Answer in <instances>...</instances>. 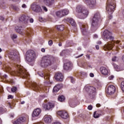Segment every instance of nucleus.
<instances>
[{
    "label": "nucleus",
    "mask_w": 124,
    "mask_h": 124,
    "mask_svg": "<svg viewBox=\"0 0 124 124\" xmlns=\"http://www.w3.org/2000/svg\"><path fill=\"white\" fill-rule=\"evenodd\" d=\"M103 39L105 41L108 42L107 44L105 45V50H112L114 47V37L112 36V33L108 30H105L102 35Z\"/></svg>",
    "instance_id": "obj_1"
},
{
    "label": "nucleus",
    "mask_w": 124,
    "mask_h": 124,
    "mask_svg": "<svg viewBox=\"0 0 124 124\" xmlns=\"http://www.w3.org/2000/svg\"><path fill=\"white\" fill-rule=\"evenodd\" d=\"M102 16L100 13L97 12L94 14L93 18L91 20V30L92 31H95L99 28V25L102 21Z\"/></svg>",
    "instance_id": "obj_2"
},
{
    "label": "nucleus",
    "mask_w": 124,
    "mask_h": 124,
    "mask_svg": "<svg viewBox=\"0 0 124 124\" xmlns=\"http://www.w3.org/2000/svg\"><path fill=\"white\" fill-rule=\"evenodd\" d=\"M17 68V71L13 72L11 74L12 75H16V76H19L21 78H26L27 79H30V74L27 72V70L25 69L23 66L17 65H16Z\"/></svg>",
    "instance_id": "obj_3"
},
{
    "label": "nucleus",
    "mask_w": 124,
    "mask_h": 124,
    "mask_svg": "<svg viewBox=\"0 0 124 124\" xmlns=\"http://www.w3.org/2000/svg\"><path fill=\"white\" fill-rule=\"evenodd\" d=\"M115 8H116V0H108L107 2L106 10L109 14V19L112 18V14L113 12L115 11Z\"/></svg>",
    "instance_id": "obj_4"
},
{
    "label": "nucleus",
    "mask_w": 124,
    "mask_h": 124,
    "mask_svg": "<svg viewBox=\"0 0 124 124\" xmlns=\"http://www.w3.org/2000/svg\"><path fill=\"white\" fill-rule=\"evenodd\" d=\"M77 12L78 13V17L79 19H85L89 15V10L81 6H78L77 7Z\"/></svg>",
    "instance_id": "obj_5"
},
{
    "label": "nucleus",
    "mask_w": 124,
    "mask_h": 124,
    "mask_svg": "<svg viewBox=\"0 0 124 124\" xmlns=\"http://www.w3.org/2000/svg\"><path fill=\"white\" fill-rule=\"evenodd\" d=\"M53 63V57L51 56H45L41 60L40 65L41 67H48Z\"/></svg>",
    "instance_id": "obj_6"
},
{
    "label": "nucleus",
    "mask_w": 124,
    "mask_h": 124,
    "mask_svg": "<svg viewBox=\"0 0 124 124\" xmlns=\"http://www.w3.org/2000/svg\"><path fill=\"white\" fill-rule=\"evenodd\" d=\"M26 60L29 62H33L35 61L36 58H37V56L34 51L29 50L26 53Z\"/></svg>",
    "instance_id": "obj_7"
},
{
    "label": "nucleus",
    "mask_w": 124,
    "mask_h": 124,
    "mask_svg": "<svg viewBox=\"0 0 124 124\" xmlns=\"http://www.w3.org/2000/svg\"><path fill=\"white\" fill-rule=\"evenodd\" d=\"M85 89L91 98H93L94 95H95V88L93 86H86L85 87Z\"/></svg>",
    "instance_id": "obj_8"
},
{
    "label": "nucleus",
    "mask_w": 124,
    "mask_h": 124,
    "mask_svg": "<svg viewBox=\"0 0 124 124\" xmlns=\"http://www.w3.org/2000/svg\"><path fill=\"white\" fill-rule=\"evenodd\" d=\"M68 13H69V11L65 9L56 12V16H57V17H59V18H62V17H64V16L67 15Z\"/></svg>",
    "instance_id": "obj_9"
},
{
    "label": "nucleus",
    "mask_w": 124,
    "mask_h": 124,
    "mask_svg": "<svg viewBox=\"0 0 124 124\" xmlns=\"http://www.w3.org/2000/svg\"><path fill=\"white\" fill-rule=\"evenodd\" d=\"M79 25L82 34L83 35L88 34V25L82 23H79Z\"/></svg>",
    "instance_id": "obj_10"
},
{
    "label": "nucleus",
    "mask_w": 124,
    "mask_h": 124,
    "mask_svg": "<svg viewBox=\"0 0 124 124\" xmlns=\"http://www.w3.org/2000/svg\"><path fill=\"white\" fill-rule=\"evenodd\" d=\"M9 58L10 60H12V61H18L20 59L19 55H17L14 51H12L9 53Z\"/></svg>",
    "instance_id": "obj_11"
},
{
    "label": "nucleus",
    "mask_w": 124,
    "mask_h": 124,
    "mask_svg": "<svg viewBox=\"0 0 124 124\" xmlns=\"http://www.w3.org/2000/svg\"><path fill=\"white\" fill-rule=\"evenodd\" d=\"M55 107V104L49 102L47 104L43 103L42 107L45 109L46 111L51 110L53 107Z\"/></svg>",
    "instance_id": "obj_12"
},
{
    "label": "nucleus",
    "mask_w": 124,
    "mask_h": 124,
    "mask_svg": "<svg viewBox=\"0 0 124 124\" xmlns=\"http://www.w3.org/2000/svg\"><path fill=\"white\" fill-rule=\"evenodd\" d=\"M31 8L34 12L39 13L42 11L41 7L39 5H36L35 4H33L31 5Z\"/></svg>",
    "instance_id": "obj_13"
},
{
    "label": "nucleus",
    "mask_w": 124,
    "mask_h": 124,
    "mask_svg": "<svg viewBox=\"0 0 124 124\" xmlns=\"http://www.w3.org/2000/svg\"><path fill=\"white\" fill-rule=\"evenodd\" d=\"M57 114L58 116H60L62 119H67L69 117L68 114L65 111L60 110L58 111Z\"/></svg>",
    "instance_id": "obj_14"
},
{
    "label": "nucleus",
    "mask_w": 124,
    "mask_h": 124,
    "mask_svg": "<svg viewBox=\"0 0 124 124\" xmlns=\"http://www.w3.org/2000/svg\"><path fill=\"white\" fill-rule=\"evenodd\" d=\"M116 92V87L114 85H110L108 87L107 92L108 94H114Z\"/></svg>",
    "instance_id": "obj_15"
},
{
    "label": "nucleus",
    "mask_w": 124,
    "mask_h": 124,
    "mask_svg": "<svg viewBox=\"0 0 124 124\" xmlns=\"http://www.w3.org/2000/svg\"><path fill=\"white\" fill-rule=\"evenodd\" d=\"M85 1L89 7L93 8L95 4H96V1L95 0H85Z\"/></svg>",
    "instance_id": "obj_16"
},
{
    "label": "nucleus",
    "mask_w": 124,
    "mask_h": 124,
    "mask_svg": "<svg viewBox=\"0 0 124 124\" xmlns=\"http://www.w3.org/2000/svg\"><path fill=\"white\" fill-rule=\"evenodd\" d=\"M29 19L30 17L29 16H26L25 15H22L19 18V21H20V22H22V23H24V24H25V25H28Z\"/></svg>",
    "instance_id": "obj_17"
},
{
    "label": "nucleus",
    "mask_w": 124,
    "mask_h": 124,
    "mask_svg": "<svg viewBox=\"0 0 124 124\" xmlns=\"http://www.w3.org/2000/svg\"><path fill=\"white\" fill-rule=\"evenodd\" d=\"M55 78L57 81L62 82L63 80V75L60 73H56L55 75Z\"/></svg>",
    "instance_id": "obj_18"
},
{
    "label": "nucleus",
    "mask_w": 124,
    "mask_h": 124,
    "mask_svg": "<svg viewBox=\"0 0 124 124\" xmlns=\"http://www.w3.org/2000/svg\"><path fill=\"white\" fill-rule=\"evenodd\" d=\"M41 113V109L36 108L33 110L32 114V117H33V118H35V117H38V116L40 115Z\"/></svg>",
    "instance_id": "obj_19"
},
{
    "label": "nucleus",
    "mask_w": 124,
    "mask_h": 124,
    "mask_svg": "<svg viewBox=\"0 0 124 124\" xmlns=\"http://www.w3.org/2000/svg\"><path fill=\"white\" fill-rule=\"evenodd\" d=\"M26 122V117H20L17 120H16V121L14 122V124H23V123H25Z\"/></svg>",
    "instance_id": "obj_20"
},
{
    "label": "nucleus",
    "mask_w": 124,
    "mask_h": 124,
    "mask_svg": "<svg viewBox=\"0 0 124 124\" xmlns=\"http://www.w3.org/2000/svg\"><path fill=\"white\" fill-rule=\"evenodd\" d=\"M100 70L103 75H108V74L109 73L108 72V69L104 67H101Z\"/></svg>",
    "instance_id": "obj_21"
},
{
    "label": "nucleus",
    "mask_w": 124,
    "mask_h": 124,
    "mask_svg": "<svg viewBox=\"0 0 124 124\" xmlns=\"http://www.w3.org/2000/svg\"><path fill=\"white\" fill-rule=\"evenodd\" d=\"M102 115H103V113H102V111L101 110L94 111L93 114L94 118H95V119L99 118V117H100V116H101Z\"/></svg>",
    "instance_id": "obj_22"
},
{
    "label": "nucleus",
    "mask_w": 124,
    "mask_h": 124,
    "mask_svg": "<svg viewBox=\"0 0 124 124\" xmlns=\"http://www.w3.org/2000/svg\"><path fill=\"white\" fill-rule=\"evenodd\" d=\"M54 2L55 1L54 0H44V3L47 6H51V5H53L54 4Z\"/></svg>",
    "instance_id": "obj_23"
},
{
    "label": "nucleus",
    "mask_w": 124,
    "mask_h": 124,
    "mask_svg": "<svg viewBox=\"0 0 124 124\" xmlns=\"http://www.w3.org/2000/svg\"><path fill=\"white\" fill-rule=\"evenodd\" d=\"M38 75H39V76H40V77H44V79H46L47 81V83H51V82H49V75H45L43 73H41V72H39L38 73Z\"/></svg>",
    "instance_id": "obj_24"
},
{
    "label": "nucleus",
    "mask_w": 124,
    "mask_h": 124,
    "mask_svg": "<svg viewBox=\"0 0 124 124\" xmlns=\"http://www.w3.org/2000/svg\"><path fill=\"white\" fill-rule=\"evenodd\" d=\"M31 86L35 91H39L40 89H41V86H39L37 83L35 82L32 83Z\"/></svg>",
    "instance_id": "obj_25"
},
{
    "label": "nucleus",
    "mask_w": 124,
    "mask_h": 124,
    "mask_svg": "<svg viewBox=\"0 0 124 124\" xmlns=\"http://www.w3.org/2000/svg\"><path fill=\"white\" fill-rule=\"evenodd\" d=\"M71 66H72V64L70 62H67L64 64V69L65 70H69Z\"/></svg>",
    "instance_id": "obj_26"
},
{
    "label": "nucleus",
    "mask_w": 124,
    "mask_h": 124,
    "mask_svg": "<svg viewBox=\"0 0 124 124\" xmlns=\"http://www.w3.org/2000/svg\"><path fill=\"white\" fill-rule=\"evenodd\" d=\"M62 85L60 84H58L56 86H55L53 90V93H56V92H59L60 91V89L62 88Z\"/></svg>",
    "instance_id": "obj_27"
},
{
    "label": "nucleus",
    "mask_w": 124,
    "mask_h": 124,
    "mask_svg": "<svg viewBox=\"0 0 124 124\" xmlns=\"http://www.w3.org/2000/svg\"><path fill=\"white\" fill-rule=\"evenodd\" d=\"M15 31L16 32H18V33L23 34V27L16 26L15 28Z\"/></svg>",
    "instance_id": "obj_28"
},
{
    "label": "nucleus",
    "mask_w": 124,
    "mask_h": 124,
    "mask_svg": "<svg viewBox=\"0 0 124 124\" xmlns=\"http://www.w3.org/2000/svg\"><path fill=\"white\" fill-rule=\"evenodd\" d=\"M44 121L46 123L50 124L52 122V117L51 116H45L44 117Z\"/></svg>",
    "instance_id": "obj_29"
},
{
    "label": "nucleus",
    "mask_w": 124,
    "mask_h": 124,
    "mask_svg": "<svg viewBox=\"0 0 124 124\" xmlns=\"http://www.w3.org/2000/svg\"><path fill=\"white\" fill-rule=\"evenodd\" d=\"M67 21H69V23L71 24L73 27H75V25H76V22H75V21H74V19L72 18H68L67 19Z\"/></svg>",
    "instance_id": "obj_30"
},
{
    "label": "nucleus",
    "mask_w": 124,
    "mask_h": 124,
    "mask_svg": "<svg viewBox=\"0 0 124 124\" xmlns=\"http://www.w3.org/2000/svg\"><path fill=\"white\" fill-rule=\"evenodd\" d=\"M32 32V30L31 28H28L27 30H26V33L27 36L31 37V32Z\"/></svg>",
    "instance_id": "obj_31"
},
{
    "label": "nucleus",
    "mask_w": 124,
    "mask_h": 124,
    "mask_svg": "<svg viewBox=\"0 0 124 124\" xmlns=\"http://www.w3.org/2000/svg\"><path fill=\"white\" fill-rule=\"evenodd\" d=\"M11 7L16 11H20V8L18 6H16L15 5H11Z\"/></svg>",
    "instance_id": "obj_32"
},
{
    "label": "nucleus",
    "mask_w": 124,
    "mask_h": 124,
    "mask_svg": "<svg viewBox=\"0 0 124 124\" xmlns=\"http://www.w3.org/2000/svg\"><path fill=\"white\" fill-rule=\"evenodd\" d=\"M56 28L58 31H62L64 30V26L63 25H58L56 26Z\"/></svg>",
    "instance_id": "obj_33"
},
{
    "label": "nucleus",
    "mask_w": 124,
    "mask_h": 124,
    "mask_svg": "<svg viewBox=\"0 0 124 124\" xmlns=\"http://www.w3.org/2000/svg\"><path fill=\"white\" fill-rule=\"evenodd\" d=\"M114 67L115 69L116 70V71H122L123 70V68H120V66L115 64L114 65Z\"/></svg>",
    "instance_id": "obj_34"
},
{
    "label": "nucleus",
    "mask_w": 124,
    "mask_h": 124,
    "mask_svg": "<svg viewBox=\"0 0 124 124\" xmlns=\"http://www.w3.org/2000/svg\"><path fill=\"white\" fill-rule=\"evenodd\" d=\"M64 99H65V98L63 95H60L58 97V100L59 101H60V102H62V101H64Z\"/></svg>",
    "instance_id": "obj_35"
},
{
    "label": "nucleus",
    "mask_w": 124,
    "mask_h": 124,
    "mask_svg": "<svg viewBox=\"0 0 124 124\" xmlns=\"http://www.w3.org/2000/svg\"><path fill=\"white\" fill-rule=\"evenodd\" d=\"M39 20L40 22H41V23H43L44 22H46V21H47L46 19L43 18V17H39Z\"/></svg>",
    "instance_id": "obj_36"
},
{
    "label": "nucleus",
    "mask_w": 124,
    "mask_h": 124,
    "mask_svg": "<svg viewBox=\"0 0 124 124\" xmlns=\"http://www.w3.org/2000/svg\"><path fill=\"white\" fill-rule=\"evenodd\" d=\"M11 37L12 39L14 40V39H16V38H17V35L16 34H13L11 35Z\"/></svg>",
    "instance_id": "obj_37"
},
{
    "label": "nucleus",
    "mask_w": 124,
    "mask_h": 124,
    "mask_svg": "<svg viewBox=\"0 0 124 124\" xmlns=\"http://www.w3.org/2000/svg\"><path fill=\"white\" fill-rule=\"evenodd\" d=\"M17 91V87H14L11 89V92L12 93H15Z\"/></svg>",
    "instance_id": "obj_38"
},
{
    "label": "nucleus",
    "mask_w": 124,
    "mask_h": 124,
    "mask_svg": "<svg viewBox=\"0 0 124 124\" xmlns=\"http://www.w3.org/2000/svg\"><path fill=\"white\" fill-rule=\"evenodd\" d=\"M70 80H71V83H75V79H74V78L72 77H70Z\"/></svg>",
    "instance_id": "obj_39"
},
{
    "label": "nucleus",
    "mask_w": 124,
    "mask_h": 124,
    "mask_svg": "<svg viewBox=\"0 0 124 124\" xmlns=\"http://www.w3.org/2000/svg\"><path fill=\"white\" fill-rule=\"evenodd\" d=\"M48 45H49V46H52V45H53V41L52 40L48 41Z\"/></svg>",
    "instance_id": "obj_40"
},
{
    "label": "nucleus",
    "mask_w": 124,
    "mask_h": 124,
    "mask_svg": "<svg viewBox=\"0 0 124 124\" xmlns=\"http://www.w3.org/2000/svg\"><path fill=\"white\" fill-rule=\"evenodd\" d=\"M42 8H43V10H44V11H46V12H47V11H48V9H47V7H46L44 6H43Z\"/></svg>",
    "instance_id": "obj_41"
},
{
    "label": "nucleus",
    "mask_w": 124,
    "mask_h": 124,
    "mask_svg": "<svg viewBox=\"0 0 124 124\" xmlns=\"http://www.w3.org/2000/svg\"><path fill=\"white\" fill-rule=\"evenodd\" d=\"M117 59H118V57L115 56V57L112 58V62H117Z\"/></svg>",
    "instance_id": "obj_42"
},
{
    "label": "nucleus",
    "mask_w": 124,
    "mask_h": 124,
    "mask_svg": "<svg viewBox=\"0 0 124 124\" xmlns=\"http://www.w3.org/2000/svg\"><path fill=\"white\" fill-rule=\"evenodd\" d=\"M92 109H93V106L90 105L88 107V110H92Z\"/></svg>",
    "instance_id": "obj_43"
},
{
    "label": "nucleus",
    "mask_w": 124,
    "mask_h": 124,
    "mask_svg": "<svg viewBox=\"0 0 124 124\" xmlns=\"http://www.w3.org/2000/svg\"><path fill=\"white\" fill-rule=\"evenodd\" d=\"M53 30L52 29H49V30H46V32H50V33H52L51 31H52Z\"/></svg>",
    "instance_id": "obj_44"
},
{
    "label": "nucleus",
    "mask_w": 124,
    "mask_h": 124,
    "mask_svg": "<svg viewBox=\"0 0 124 124\" xmlns=\"http://www.w3.org/2000/svg\"><path fill=\"white\" fill-rule=\"evenodd\" d=\"M8 106L11 109H13V107L11 106V104L10 103H8Z\"/></svg>",
    "instance_id": "obj_45"
},
{
    "label": "nucleus",
    "mask_w": 124,
    "mask_h": 124,
    "mask_svg": "<svg viewBox=\"0 0 124 124\" xmlns=\"http://www.w3.org/2000/svg\"><path fill=\"white\" fill-rule=\"evenodd\" d=\"M114 78L113 76H110L108 77L109 80H113V78Z\"/></svg>",
    "instance_id": "obj_46"
},
{
    "label": "nucleus",
    "mask_w": 124,
    "mask_h": 124,
    "mask_svg": "<svg viewBox=\"0 0 124 124\" xmlns=\"http://www.w3.org/2000/svg\"><path fill=\"white\" fill-rule=\"evenodd\" d=\"M10 98H11V99L13 98V96H12V95H8V99H10Z\"/></svg>",
    "instance_id": "obj_47"
},
{
    "label": "nucleus",
    "mask_w": 124,
    "mask_h": 124,
    "mask_svg": "<svg viewBox=\"0 0 124 124\" xmlns=\"http://www.w3.org/2000/svg\"><path fill=\"white\" fill-rule=\"evenodd\" d=\"M22 8H27V5L25 4H23L22 5Z\"/></svg>",
    "instance_id": "obj_48"
},
{
    "label": "nucleus",
    "mask_w": 124,
    "mask_h": 124,
    "mask_svg": "<svg viewBox=\"0 0 124 124\" xmlns=\"http://www.w3.org/2000/svg\"><path fill=\"white\" fill-rule=\"evenodd\" d=\"M3 112V109L2 108H0V114L2 113Z\"/></svg>",
    "instance_id": "obj_49"
},
{
    "label": "nucleus",
    "mask_w": 124,
    "mask_h": 124,
    "mask_svg": "<svg viewBox=\"0 0 124 124\" xmlns=\"http://www.w3.org/2000/svg\"><path fill=\"white\" fill-rule=\"evenodd\" d=\"M0 20H1V21H3V20H4V17H3V16H0Z\"/></svg>",
    "instance_id": "obj_50"
},
{
    "label": "nucleus",
    "mask_w": 124,
    "mask_h": 124,
    "mask_svg": "<svg viewBox=\"0 0 124 124\" xmlns=\"http://www.w3.org/2000/svg\"><path fill=\"white\" fill-rule=\"evenodd\" d=\"M10 69H11V68H10V67H7L6 69V70L7 71H10Z\"/></svg>",
    "instance_id": "obj_51"
},
{
    "label": "nucleus",
    "mask_w": 124,
    "mask_h": 124,
    "mask_svg": "<svg viewBox=\"0 0 124 124\" xmlns=\"http://www.w3.org/2000/svg\"><path fill=\"white\" fill-rule=\"evenodd\" d=\"M84 54H82L77 57H76V59H78V58H80V57H82Z\"/></svg>",
    "instance_id": "obj_52"
},
{
    "label": "nucleus",
    "mask_w": 124,
    "mask_h": 124,
    "mask_svg": "<svg viewBox=\"0 0 124 124\" xmlns=\"http://www.w3.org/2000/svg\"><path fill=\"white\" fill-rule=\"evenodd\" d=\"M52 124H62V123L59 122H56L53 123Z\"/></svg>",
    "instance_id": "obj_53"
},
{
    "label": "nucleus",
    "mask_w": 124,
    "mask_h": 124,
    "mask_svg": "<svg viewBox=\"0 0 124 124\" xmlns=\"http://www.w3.org/2000/svg\"><path fill=\"white\" fill-rule=\"evenodd\" d=\"M121 87H124V81H122L121 82Z\"/></svg>",
    "instance_id": "obj_54"
},
{
    "label": "nucleus",
    "mask_w": 124,
    "mask_h": 124,
    "mask_svg": "<svg viewBox=\"0 0 124 124\" xmlns=\"http://www.w3.org/2000/svg\"><path fill=\"white\" fill-rule=\"evenodd\" d=\"M3 78H4L5 79H7V75H4L3 76Z\"/></svg>",
    "instance_id": "obj_55"
},
{
    "label": "nucleus",
    "mask_w": 124,
    "mask_h": 124,
    "mask_svg": "<svg viewBox=\"0 0 124 124\" xmlns=\"http://www.w3.org/2000/svg\"><path fill=\"white\" fill-rule=\"evenodd\" d=\"M30 23H33V18H30Z\"/></svg>",
    "instance_id": "obj_56"
},
{
    "label": "nucleus",
    "mask_w": 124,
    "mask_h": 124,
    "mask_svg": "<svg viewBox=\"0 0 124 124\" xmlns=\"http://www.w3.org/2000/svg\"><path fill=\"white\" fill-rule=\"evenodd\" d=\"M90 77H93V76H94V75H93V73H91L90 74Z\"/></svg>",
    "instance_id": "obj_57"
},
{
    "label": "nucleus",
    "mask_w": 124,
    "mask_h": 124,
    "mask_svg": "<svg viewBox=\"0 0 124 124\" xmlns=\"http://www.w3.org/2000/svg\"><path fill=\"white\" fill-rule=\"evenodd\" d=\"M95 47H96V49L97 50H99V46L96 45V46H95Z\"/></svg>",
    "instance_id": "obj_58"
},
{
    "label": "nucleus",
    "mask_w": 124,
    "mask_h": 124,
    "mask_svg": "<svg viewBox=\"0 0 124 124\" xmlns=\"http://www.w3.org/2000/svg\"><path fill=\"white\" fill-rule=\"evenodd\" d=\"M41 51L43 52V53H44V52H45V48H42Z\"/></svg>",
    "instance_id": "obj_59"
},
{
    "label": "nucleus",
    "mask_w": 124,
    "mask_h": 124,
    "mask_svg": "<svg viewBox=\"0 0 124 124\" xmlns=\"http://www.w3.org/2000/svg\"><path fill=\"white\" fill-rule=\"evenodd\" d=\"M96 107H100V106H101V105H100V104H97L96 105Z\"/></svg>",
    "instance_id": "obj_60"
},
{
    "label": "nucleus",
    "mask_w": 124,
    "mask_h": 124,
    "mask_svg": "<svg viewBox=\"0 0 124 124\" xmlns=\"http://www.w3.org/2000/svg\"><path fill=\"white\" fill-rule=\"evenodd\" d=\"M121 89L122 90L123 92L124 93V86H121Z\"/></svg>",
    "instance_id": "obj_61"
},
{
    "label": "nucleus",
    "mask_w": 124,
    "mask_h": 124,
    "mask_svg": "<svg viewBox=\"0 0 124 124\" xmlns=\"http://www.w3.org/2000/svg\"><path fill=\"white\" fill-rule=\"evenodd\" d=\"M94 37L95 38H97V37H98V36L97 35H96V34H95V35H94Z\"/></svg>",
    "instance_id": "obj_62"
},
{
    "label": "nucleus",
    "mask_w": 124,
    "mask_h": 124,
    "mask_svg": "<svg viewBox=\"0 0 124 124\" xmlns=\"http://www.w3.org/2000/svg\"><path fill=\"white\" fill-rule=\"evenodd\" d=\"M120 47H121L122 48V49H123V48H124V45L122 46V45H120Z\"/></svg>",
    "instance_id": "obj_63"
},
{
    "label": "nucleus",
    "mask_w": 124,
    "mask_h": 124,
    "mask_svg": "<svg viewBox=\"0 0 124 124\" xmlns=\"http://www.w3.org/2000/svg\"><path fill=\"white\" fill-rule=\"evenodd\" d=\"M20 103L21 104H25V101H22Z\"/></svg>",
    "instance_id": "obj_64"
}]
</instances>
